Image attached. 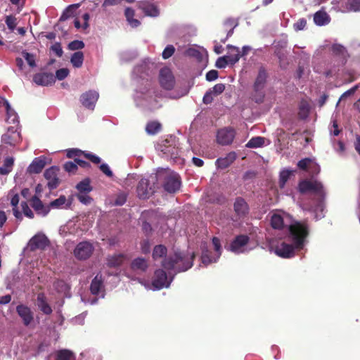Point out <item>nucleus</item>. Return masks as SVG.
Wrapping results in <instances>:
<instances>
[{
  "mask_svg": "<svg viewBox=\"0 0 360 360\" xmlns=\"http://www.w3.org/2000/svg\"><path fill=\"white\" fill-rule=\"evenodd\" d=\"M154 70V63L146 59L135 66L132 72L134 79L145 80V83L139 86L134 94L136 106L144 112H154L162 106V91L148 79Z\"/></svg>",
  "mask_w": 360,
  "mask_h": 360,
  "instance_id": "1",
  "label": "nucleus"
},
{
  "mask_svg": "<svg viewBox=\"0 0 360 360\" xmlns=\"http://www.w3.org/2000/svg\"><path fill=\"white\" fill-rule=\"evenodd\" d=\"M310 229L307 221H295L278 235L279 241L274 245L275 254L285 259L292 258L309 243Z\"/></svg>",
  "mask_w": 360,
  "mask_h": 360,
  "instance_id": "2",
  "label": "nucleus"
},
{
  "mask_svg": "<svg viewBox=\"0 0 360 360\" xmlns=\"http://www.w3.org/2000/svg\"><path fill=\"white\" fill-rule=\"evenodd\" d=\"M299 190L301 193L311 191L316 195L314 205L311 207V211L314 213V217L316 220L324 217L325 191L322 184L317 181H302L299 184Z\"/></svg>",
  "mask_w": 360,
  "mask_h": 360,
  "instance_id": "3",
  "label": "nucleus"
},
{
  "mask_svg": "<svg viewBox=\"0 0 360 360\" xmlns=\"http://www.w3.org/2000/svg\"><path fill=\"white\" fill-rule=\"evenodd\" d=\"M194 257L193 252H175L173 257L165 258L162 265L164 269L175 274L186 271L192 267Z\"/></svg>",
  "mask_w": 360,
  "mask_h": 360,
  "instance_id": "4",
  "label": "nucleus"
},
{
  "mask_svg": "<svg viewBox=\"0 0 360 360\" xmlns=\"http://www.w3.org/2000/svg\"><path fill=\"white\" fill-rule=\"evenodd\" d=\"M152 181H156L158 188L161 185L169 193L176 192L181 186L179 175L168 169H158L155 174H153Z\"/></svg>",
  "mask_w": 360,
  "mask_h": 360,
  "instance_id": "5",
  "label": "nucleus"
},
{
  "mask_svg": "<svg viewBox=\"0 0 360 360\" xmlns=\"http://www.w3.org/2000/svg\"><path fill=\"white\" fill-rule=\"evenodd\" d=\"M213 250L205 245L202 246L201 262L205 266L217 262L221 255V245L220 240L213 237L212 240Z\"/></svg>",
  "mask_w": 360,
  "mask_h": 360,
  "instance_id": "6",
  "label": "nucleus"
},
{
  "mask_svg": "<svg viewBox=\"0 0 360 360\" xmlns=\"http://www.w3.org/2000/svg\"><path fill=\"white\" fill-rule=\"evenodd\" d=\"M151 174L149 176V179H141L136 188L137 195L140 199H148L155 192L156 188H158L157 181H152Z\"/></svg>",
  "mask_w": 360,
  "mask_h": 360,
  "instance_id": "7",
  "label": "nucleus"
},
{
  "mask_svg": "<svg viewBox=\"0 0 360 360\" xmlns=\"http://www.w3.org/2000/svg\"><path fill=\"white\" fill-rule=\"evenodd\" d=\"M157 149L167 158H176L179 153L177 141L174 137H170L163 140L157 146Z\"/></svg>",
  "mask_w": 360,
  "mask_h": 360,
  "instance_id": "8",
  "label": "nucleus"
},
{
  "mask_svg": "<svg viewBox=\"0 0 360 360\" xmlns=\"http://www.w3.org/2000/svg\"><path fill=\"white\" fill-rule=\"evenodd\" d=\"M174 279V275L167 276V273L162 269H158L155 271L154 278L152 281L153 290H158L162 288H167L170 286Z\"/></svg>",
  "mask_w": 360,
  "mask_h": 360,
  "instance_id": "9",
  "label": "nucleus"
},
{
  "mask_svg": "<svg viewBox=\"0 0 360 360\" xmlns=\"http://www.w3.org/2000/svg\"><path fill=\"white\" fill-rule=\"evenodd\" d=\"M50 245V240L42 233H38L29 240L25 250L35 251L37 250H44Z\"/></svg>",
  "mask_w": 360,
  "mask_h": 360,
  "instance_id": "10",
  "label": "nucleus"
},
{
  "mask_svg": "<svg viewBox=\"0 0 360 360\" xmlns=\"http://www.w3.org/2000/svg\"><path fill=\"white\" fill-rule=\"evenodd\" d=\"M249 241L250 238L247 235H238L231 241L229 250L237 255L248 252L250 251V249L248 248Z\"/></svg>",
  "mask_w": 360,
  "mask_h": 360,
  "instance_id": "11",
  "label": "nucleus"
},
{
  "mask_svg": "<svg viewBox=\"0 0 360 360\" xmlns=\"http://www.w3.org/2000/svg\"><path fill=\"white\" fill-rule=\"evenodd\" d=\"M289 218V215L285 212L276 210L270 213V224L274 229L283 231L284 227L288 228L285 221Z\"/></svg>",
  "mask_w": 360,
  "mask_h": 360,
  "instance_id": "12",
  "label": "nucleus"
},
{
  "mask_svg": "<svg viewBox=\"0 0 360 360\" xmlns=\"http://www.w3.org/2000/svg\"><path fill=\"white\" fill-rule=\"evenodd\" d=\"M99 94L95 90H89L81 94L79 102L82 105L91 111L94 110Z\"/></svg>",
  "mask_w": 360,
  "mask_h": 360,
  "instance_id": "13",
  "label": "nucleus"
},
{
  "mask_svg": "<svg viewBox=\"0 0 360 360\" xmlns=\"http://www.w3.org/2000/svg\"><path fill=\"white\" fill-rule=\"evenodd\" d=\"M94 248L88 241L79 243L74 250V255L79 260H86L91 257Z\"/></svg>",
  "mask_w": 360,
  "mask_h": 360,
  "instance_id": "14",
  "label": "nucleus"
},
{
  "mask_svg": "<svg viewBox=\"0 0 360 360\" xmlns=\"http://www.w3.org/2000/svg\"><path fill=\"white\" fill-rule=\"evenodd\" d=\"M159 80L162 87L167 90L172 89L174 86V77L168 68H163L160 70Z\"/></svg>",
  "mask_w": 360,
  "mask_h": 360,
  "instance_id": "15",
  "label": "nucleus"
},
{
  "mask_svg": "<svg viewBox=\"0 0 360 360\" xmlns=\"http://www.w3.org/2000/svg\"><path fill=\"white\" fill-rule=\"evenodd\" d=\"M235 131L231 128H224L218 131L217 142L223 146L231 144L235 137Z\"/></svg>",
  "mask_w": 360,
  "mask_h": 360,
  "instance_id": "16",
  "label": "nucleus"
},
{
  "mask_svg": "<svg viewBox=\"0 0 360 360\" xmlns=\"http://www.w3.org/2000/svg\"><path fill=\"white\" fill-rule=\"evenodd\" d=\"M33 82L42 86H47L55 83V77L51 72H38L34 75Z\"/></svg>",
  "mask_w": 360,
  "mask_h": 360,
  "instance_id": "17",
  "label": "nucleus"
},
{
  "mask_svg": "<svg viewBox=\"0 0 360 360\" xmlns=\"http://www.w3.org/2000/svg\"><path fill=\"white\" fill-rule=\"evenodd\" d=\"M58 172V169L56 167H51L44 172V176L47 180V186L50 190L56 188L59 184Z\"/></svg>",
  "mask_w": 360,
  "mask_h": 360,
  "instance_id": "18",
  "label": "nucleus"
},
{
  "mask_svg": "<svg viewBox=\"0 0 360 360\" xmlns=\"http://www.w3.org/2000/svg\"><path fill=\"white\" fill-rule=\"evenodd\" d=\"M90 291L94 295H101V297H104L105 289L103 285V278L101 274H97L92 280L90 285Z\"/></svg>",
  "mask_w": 360,
  "mask_h": 360,
  "instance_id": "19",
  "label": "nucleus"
},
{
  "mask_svg": "<svg viewBox=\"0 0 360 360\" xmlns=\"http://www.w3.org/2000/svg\"><path fill=\"white\" fill-rule=\"evenodd\" d=\"M267 79V72L264 67H260L255 79L253 89L255 92H260L265 86Z\"/></svg>",
  "mask_w": 360,
  "mask_h": 360,
  "instance_id": "20",
  "label": "nucleus"
},
{
  "mask_svg": "<svg viewBox=\"0 0 360 360\" xmlns=\"http://www.w3.org/2000/svg\"><path fill=\"white\" fill-rule=\"evenodd\" d=\"M20 138V132L14 127H11L8 129V132L2 136V141L10 146H15Z\"/></svg>",
  "mask_w": 360,
  "mask_h": 360,
  "instance_id": "21",
  "label": "nucleus"
},
{
  "mask_svg": "<svg viewBox=\"0 0 360 360\" xmlns=\"http://www.w3.org/2000/svg\"><path fill=\"white\" fill-rule=\"evenodd\" d=\"M46 158L44 156H40L34 158L27 168L28 172L31 174L40 173L46 164Z\"/></svg>",
  "mask_w": 360,
  "mask_h": 360,
  "instance_id": "22",
  "label": "nucleus"
},
{
  "mask_svg": "<svg viewBox=\"0 0 360 360\" xmlns=\"http://www.w3.org/2000/svg\"><path fill=\"white\" fill-rule=\"evenodd\" d=\"M234 211L240 217L246 216L249 212V206L246 201L240 197H238L233 205Z\"/></svg>",
  "mask_w": 360,
  "mask_h": 360,
  "instance_id": "23",
  "label": "nucleus"
},
{
  "mask_svg": "<svg viewBox=\"0 0 360 360\" xmlns=\"http://www.w3.org/2000/svg\"><path fill=\"white\" fill-rule=\"evenodd\" d=\"M331 18L326 11L321 9L314 14V22L317 26H325L330 23Z\"/></svg>",
  "mask_w": 360,
  "mask_h": 360,
  "instance_id": "24",
  "label": "nucleus"
},
{
  "mask_svg": "<svg viewBox=\"0 0 360 360\" xmlns=\"http://www.w3.org/2000/svg\"><path fill=\"white\" fill-rule=\"evenodd\" d=\"M16 311L25 326H28L32 321L33 316L29 307L20 304L17 307Z\"/></svg>",
  "mask_w": 360,
  "mask_h": 360,
  "instance_id": "25",
  "label": "nucleus"
},
{
  "mask_svg": "<svg viewBox=\"0 0 360 360\" xmlns=\"http://www.w3.org/2000/svg\"><path fill=\"white\" fill-rule=\"evenodd\" d=\"M31 205L37 213L42 217L46 216L50 211L49 207L45 206L41 200L36 195L32 197Z\"/></svg>",
  "mask_w": 360,
  "mask_h": 360,
  "instance_id": "26",
  "label": "nucleus"
},
{
  "mask_svg": "<svg viewBox=\"0 0 360 360\" xmlns=\"http://www.w3.org/2000/svg\"><path fill=\"white\" fill-rule=\"evenodd\" d=\"M8 197L11 198V205L13 207L12 211L14 217L16 219L21 221L22 219V214L20 211L18 210V203H19V195L18 193H13V191H11L8 193Z\"/></svg>",
  "mask_w": 360,
  "mask_h": 360,
  "instance_id": "27",
  "label": "nucleus"
},
{
  "mask_svg": "<svg viewBox=\"0 0 360 360\" xmlns=\"http://www.w3.org/2000/svg\"><path fill=\"white\" fill-rule=\"evenodd\" d=\"M37 305L44 314L49 315L52 313V309L47 302L45 295L42 292L37 295Z\"/></svg>",
  "mask_w": 360,
  "mask_h": 360,
  "instance_id": "28",
  "label": "nucleus"
},
{
  "mask_svg": "<svg viewBox=\"0 0 360 360\" xmlns=\"http://www.w3.org/2000/svg\"><path fill=\"white\" fill-rule=\"evenodd\" d=\"M148 267V261L143 257L136 258L131 263V269L136 272H145L147 270Z\"/></svg>",
  "mask_w": 360,
  "mask_h": 360,
  "instance_id": "29",
  "label": "nucleus"
},
{
  "mask_svg": "<svg viewBox=\"0 0 360 360\" xmlns=\"http://www.w3.org/2000/svg\"><path fill=\"white\" fill-rule=\"evenodd\" d=\"M4 106L6 110V122L10 124H16V126H18L19 123L18 115L15 110L11 108L7 100Z\"/></svg>",
  "mask_w": 360,
  "mask_h": 360,
  "instance_id": "30",
  "label": "nucleus"
},
{
  "mask_svg": "<svg viewBox=\"0 0 360 360\" xmlns=\"http://www.w3.org/2000/svg\"><path fill=\"white\" fill-rule=\"evenodd\" d=\"M141 7L146 16L155 18L160 15V10L154 4L146 2L143 4Z\"/></svg>",
  "mask_w": 360,
  "mask_h": 360,
  "instance_id": "31",
  "label": "nucleus"
},
{
  "mask_svg": "<svg viewBox=\"0 0 360 360\" xmlns=\"http://www.w3.org/2000/svg\"><path fill=\"white\" fill-rule=\"evenodd\" d=\"M236 158V154L231 152L225 158H218L216 164L219 168L225 169L228 167Z\"/></svg>",
  "mask_w": 360,
  "mask_h": 360,
  "instance_id": "32",
  "label": "nucleus"
},
{
  "mask_svg": "<svg viewBox=\"0 0 360 360\" xmlns=\"http://www.w3.org/2000/svg\"><path fill=\"white\" fill-rule=\"evenodd\" d=\"M127 259L125 255L119 253L109 256L108 258V265L110 267H117L122 265Z\"/></svg>",
  "mask_w": 360,
  "mask_h": 360,
  "instance_id": "33",
  "label": "nucleus"
},
{
  "mask_svg": "<svg viewBox=\"0 0 360 360\" xmlns=\"http://www.w3.org/2000/svg\"><path fill=\"white\" fill-rule=\"evenodd\" d=\"M134 15H135V11L133 8H131L130 7L126 8V9L124 11V15H125L126 20L128 22L129 25L133 28H136L141 25L140 21L134 18Z\"/></svg>",
  "mask_w": 360,
  "mask_h": 360,
  "instance_id": "34",
  "label": "nucleus"
},
{
  "mask_svg": "<svg viewBox=\"0 0 360 360\" xmlns=\"http://www.w3.org/2000/svg\"><path fill=\"white\" fill-rule=\"evenodd\" d=\"M56 360H76V356L71 350L62 349L56 351Z\"/></svg>",
  "mask_w": 360,
  "mask_h": 360,
  "instance_id": "35",
  "label": "nucleus"
},
{
  "mask_svg": "<svg viewBox=\"0 0 360 360\" xmlns=\"http://www.w3.org/2000/svg\"><path fill=\"white\" fill-rule=\"evenodd\" d=\"M80 6L79 4H74L69 5L63 12L60 15L59 20L63 22L67 20L68 18L74 16L75 11Z\"/></svg>",
  "mask_w": 360,
  "mask_h": 360,
  "instance_id": "36",
  "label": "nucleus"
},
{
  "mask_svg": "<svg viewBox=\"0 0 360 360\" xmlns=\"http://www.w3.org/2000/svg\"><path fill=\"white\" fill-rule=\"evenodd\" d=\"M331 51L335 56L341 58L343 61H345L348 56V53H347V51L346 48L341 44H333L332 47H331Z\"/></svg>",
  "mask_w": 360,
  "mask_h": 360,
  "instance_id": "37",
  "label": "nucleus"
},
{
  "mask_svg": "<svg viewBox=\"0 0 360 360\" xmlns=\"http://www.w3.org/2000/svg\"><path fill=\"white\" fill-rule=\"evenodd\" d=\"M161 124L158 121L153 120L147 123L146 131L149 135H155L161 130Z\"/></svg>",
  "mask_w": 360,
  "mask_h": 360,
  "instance_id": "38",
  "label": "nucleus"
},
{
  "mask_svg": "<svg viewBox=\"0 0 360 360\" xmlns=\"http://www.w3.org/2000/svg\"><path fill=\"white\" fill-rule=\"evenodd\" d=\"M53 285L58 292L63 293L64 295H67L70 289L69 284L63 280H56Z\"/></svg>",
  "mask_w": 360,
  "mask_h": 360,
  "instance_id": "39",
  "label": "nucleus"
},
{
  "mask_svg": "<svg viewBox=\"0 0 360 360\" xmlns=\"http://www.w3.org/2000/svg\"><path fill=\"white\" fill-rule=\"evenodd\" d=\"M227 48L233 49L235 51L233 54L225 56L226 58H227L229 65H234L239 60L240 58L239 48L230 44L227 46Z\"/></svg>",
  "mask_w": 360,
  "mask_h": 360,
  "instance_id": "40",
  "label": "nucleus"
},
{
  "mask_svg": "<svg viewBox=\"0 0 360 360\" xmlns=\"http://www.w3.org/2000/svg\"><path fill=\"white\" fill-rule=\"evenodd\" d=\"M84 62V53L82 51L75 52L70 58V63L76 68H81Z\"/></svg>",
  "mask_w": 360,
  "mask_h": 360,
  "instance_id": "41",
  "label": "nucleus"
},
{
  "mask_svg": "<svg viewBox=\"0 0 360 360\" xmlns=\"http://www.w3.org/2000/svg\"><path fill=\"white\" fill-rule=\"evenodd\" d=\"M295 172L294 170L284 169L281 171L279 174V186L283 188H284L286 182L288 181L291 175Z\"/></svg>",
  "mask_w": 360,
  "mask_h": 360,
  "instance_id": "42",
  "label": "nucleus"
},
{
  "mask_svg": "<svg viewBox=\"0 0 360 360\" xmlns=\"http://www.w3.org/2000/svg\"><path fill=\"white\" fill-rule=\"evenodd\" d=\"M76 188L79 191V193H89L92 191V186L90 185L89 179L86 178L79 182Z\"/></svg>",
  "mask_w": 360,
  "mask_h": 360,
  "instance_id": "43",
  "label": "nucleus"
},
{
  "mask_svg": "<svg viewBox=\"0 0 360 360\" xmlns=\"http://www.w3.org/2000/svg\"><path fill=\"white\" fill-rule=\"evenodd\" d=\"M265 138L262 136L252 137L245 145L249 148H257L264 145Z\"/></svg>",
  "mask_w": 360,
  "mask_h": 360,
  "instance_id": "44",
  "label": "nucleus"
},
{
  "mask_svg": "<svg viewBox=\"0 0 360 360\" xmlns=\"http://www.w3.org/2000/svg\"><path fill=\"white\" fill-rule=\"evenodd\" d=\"M14 163V159L12 157H7L4 160L3 166L0 167V174L2 175L8 174L12 169Z\"/></svg>",
  "mask_w": 360,
  "mask_h": 360,
  "instance_id": "45",
  "label": "nucleus"
},
{
  "mask_svg": "<svg viewBox=\"0 0 360 360\" xmlns=\"http://www.w3.org/2000/svg\"><path fill=\"white\" fill-rule=\"evenodd\" d=\"M167 255V248L162 245H158L154 247L153 251V258L155 260L162 258Z\"/></svg>",
  "mask_w": 360,
  "mask_h": 360,
  "instance_id": "46",
  "label": "nucleus"
},
{
  "mask_svg": "<svg viewBox=\"0 0 360 360\" xmlns=\"http://www.w3.org/2000/svg\"><path fill=\"white\" fill-rule=\"evenodd\" d=\"M22 56L30 68H33L37 67L36 58L34 54L23 51L22 52Z\"/></svg>",
  "mask_w": 360,
  "mask_h": 360,
  "instance_id": "47",
  "label": "nucleus"
},
{
  "mask_svg": "<svg viewBox=\"0 0 360 360\" xmlns=\"http://www.w3.org/2000/svg\"><path fill=\"white\" fill-rule=\"evenodd\" d=\"M5 23L11 32H13L17 25V18L13 15H8L5 17Z\"/></svg>",
  "mask_w": 360,
  "mask_h": 360,
  "instance_id": "48",
  "label": "nucleus"
},
{
  "mask_svg": "<svg viewBox=\"0 0 360 360\" xmlns=\"http://www.w3.org/2000/svg\"><path fill=\"white\" fill-rule=\"evenodd\" d=\"M76 197L81 203L85 205H90L93 201L92 198L88 195V193H78Z\"/></svg>",
  "mask_w": 360,
  "mask_h": 360,
  "instance_id": "49",
  "label": "nucleus"
},
{
  "mask_svg": "<svg viewBox=\"0 0 360 360\" xmlns=\"http://www.w3.org/2000/svg\"><path fill=\"white\" fill-rule=\"evenodd\" d=\"M84 43L80 40H74L69 43L68 49L71 51L81 50L84 47Z\"/></svg>",
  "mask_w": 360,
  "mask_h": 360,
  "instance_id": "50",
  "label": "nucleus"
},
{
  "mask_svg": "<svg viewBox=\"0 0 360 360\" xmlns=\"http://www.w3.org/2000/svg\"><path fill=\"white\" fill-rule=\"evenodd\" d=\"M66 202V198L64 195H60L58 198L53 200L50 203V207L53 208L62 207Z\"/></svg>",
  "mask_w": 360,
  "mask_h": 360,
  "instance_id": "51",
  "label": "nucleus"
},
{
  "mask_svg": "<svg viewBox=\"0 0 360 360\" xmlns=\"http://www.w3.org/2000/svg\"><path fill=\"white\" fill-rule=\"evenodd\" d=\"M310 107L309 105L304 101H302L300 105V116L302 118H305L307 117V115L309 112Z\"/></svg>",
  "mask_w": 360,
  "mask_h": 360,
  "instance_id": "52",
  "label": "nucleus"
},
{
  "mask_svg": "<svg viewBox=\"0 0 360 360\" xmlns=\"http://www.w3.org/2000/svg\"><path fill=\"white\" fill-rule=\"evenodd\" d=\"M20 206L22 208V213L25 217L30 219L34 218V213L26 202H22Z\"/></svg>",
  "mask_w": 360,
  "mask_h": 360,
  "instance_id": "53",
  "label": "nucleus"
},
{
  "mask_svg": "<svg viewBox=\"0 0 360 360\" xmlns=\"http://www.w3.org/2000/svg\"><path fill=\"white\" fill-rule=\"evenodd\" d=\"M127 198V194L124 192H120L116 195L114 204L118 206L122 205L126 202Z\"/></svg>",
  "mask_w": 360,
  "mask_h": 360,
  "instance_id": "54",
  "label": "nucleus"
},
{
  "mask_svg": "<svg viewBox=\"0 0 360 360\" xmlns=\"http://www.w3.org/2000/svg\"><path fill=\"white\" fill-rule=\"evenodd\" d=\"M348 8L354 12L360 11V0H347Z\"/></svg>",
  "mask_w": 360,
  "mask_h": 360,
  "instance_id": "55",
  "label": "nucleus"
},
{
  "mask_svg": "<svg viewBox=\"0 0 360 360\" xmlns=\"http://www.w3.org/2000/svg\"><path fill=\"white\" fill-rule=\"evenodd\" d=\"M175 51V48L173 45H167L162 51V56L164 59L169 58Z\"/></svg>",
  "mask_w": 360,
  "mask_h": 360,
  "instance_id": "56",
  "label": "nucleus"
},
{
  "mask_svg": "<svg viewBox=\"0 0 360 360\" xmlns=\"http://www.w3.org/2000/svg\"><path fill=\"white\" fill-rule=\"evenodd\" d=\"M69 70L68 68H60L56 72L55 79L63 80L69 75Z\"/></svg>",
  "mask_w": 360,
  "mask_h": 360,
  "instance_id": "57",
  "label": "nucleus"
},
{
  "mask_svg": "<svg viewBox=\"0 0 360 360\" xmlns=\"http://www.w3.org/2000/svg\"><path fill=\"white\" fill-rule=\"evenodd\" d=\"M10 2L15 7V12L19 13L25 6V0H10Z\"/></svg>",
  "mask_w": 360,
  "mask_h": 360,
  "instance_id": "58",
  "label": "nucleus"
},
{
  "mask_svg": "<svg viewBox=\"0 0 360 360\" xmlns=\"http://www.w3.org/2000/svg\"><path fill=\"white\" fill-rule=\"evenodd\" d=\"M224 84L219 83L215 84L212 89H210L209 91H211L213 96H217L221 94L224 91Z\"/></svg>",
  "mask_w": 360,
  "mask_h": 360,
  "instance_id": "59",
  "label": "nucleus"
},
{
  "mask_svg": "<svg viewBox=\"0 0 360 360\" xmlns=\"http://www.w3.org/2000/svg\"><path fill=\"white\" fill-rule=\"evenodd\" d=\"M51 50L58 56L61 57L63 54V51L60 43L56 42L51 46Z\"/></svg>",
  "mask_w": 360,
  "mask_h": 360,
  "instance_id": "60",
  "label": "nucleus"
},
{
  "mask_svg": "<svg viewBox=\"0 0 360 360\" xmlns=\"http://www.w3.org/2000/svg\"><path fill=\"white\" fill-rule=\"evenodd\" d=\"M306 25L307 20L304 18H300L295 23H294L293 27L295 31H300L304 30Z\"/></svg>",
  "mask_w": 360,
  "mask_h": 360,
  "instance_id": "61",
  "label": "nucleus"
},
{
  "mask_svg": "<svg viewBox=\"0 0 360 360\" xmlns=\"http://www.w3.org/2000/svg\"><path fill=\"white\" fill-rule=\"evenodd\" d=\"M99 169L101 171L105 174L108 177H112L113 172H112L111 169L110 168L109 165L106 163H102L99 166Z\"/></svg>",
  "mask_w": 360,
  "mask_h": 360,
  "instance_id": "62",
  "label": "nucleus"
},
{
  "mask_svg": "<svg viewBox=\"0 0 360 360\" xmlns=\"http://www.w3.org/2000/svg\"><path fill=\"white\" fill-rule=\"evenodd\" d=\"M64 169L68 172L74 173L77 169V165L73 162H67L64 164Z\"/></svg>",
  "mask_w": 360,
  "mask_h": 360,
  "instance_id": "63",
  "label": "nucleus"
},
{
  "mask_svg": "<svg viewBox=\"0 0 360 360\" xmlns=\"http://www.w3.org/2000/svg\"><path fill=\"white\" fill-rule=\"evenodd\" d=\"M136 175L134 174H128L127 177L126 178V179L124 181V186L126 188L132 187L134 185V183L136 181Z\"/></svg>",
  "mask_w": 360,
  "mask_h": 360,
  "instance_id": "64",
  "label": "nucleus"
}]
</instances>
